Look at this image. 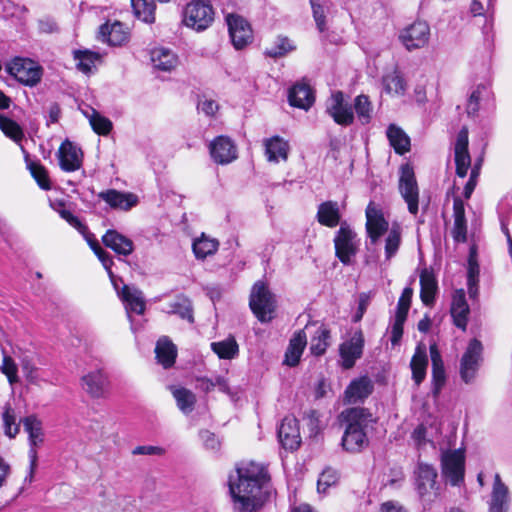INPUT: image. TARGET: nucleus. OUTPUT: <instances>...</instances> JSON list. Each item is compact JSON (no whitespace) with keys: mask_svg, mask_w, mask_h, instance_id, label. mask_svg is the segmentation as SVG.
<instances>
[{"mask_svg":"<svg viewBox=\"0 0 512 512\" xmlns=\"http://www.w3.org/2000/svg\"><path fill=\"white\" fill-rule=\"evenodd\" d=\"M58 159L63 171L74 172L82 166L83 153L71 141L65 140L59 147Z\"/></svg>","mask_w":512,"mask_h":512,"instance_id":"nucleus-20","label":"nucleus"},{"mask_svg":"<svg viewBox=\"0 0 512 512\" xmlns=\"http://www.w3.org/2000/svg\"><path fill=\"white\" fill-rule=\"evenodd\" d=\"M218 241L202 236L193 242V252L198 259H205L207 256L214 254L218 249Z\"/></svg>","mask_w":512,"mask_h":512,"instance_id":"nucleus-47","label":"nucleus"},{"mask_svg":"<svg viewBox=\"0 0 512 512\" xmlns=\"http://www.w3.org/2000/svg\"><path fill=\"white\" fill-rule=\"evenodd\" d=\"M314 100L312 89L307 83L298 82L289 90L288 101L293 107L307 110L312 106Z\"/></svg>","mask_w":512,"mask_h":512,"instance_id":"nucleus-28","label":"nucleus"},{"mask_svg":"<svg viewBox=\"0 0 512 512\" xmlns=\"http://www.w3.org/2000/svg\"><path fill=\"white\" fill-rule=\"evenodd\" d=\"M99 39L111 46H121L128 39V33L124 29V25L115 21L112 24L105 23L99 28Z\"/></svg>","mask_w":512,"mask_h":512,"instance_id":"nucleus-30","label":"nucleus"},{"mask_svg":"<svg viewBox=\"0 0 512 512\" xmlns=\"http://www.w3.org/2000/svg\"><path fill=\"white\" fill-rule=\"evenodd\" d=\"M436 469L427 463L419 462L414 472L415 489L424 507L430 506L440 495Z\"/></svg>","mask_w":512,"mask_h":512,"instance_id":"nucleus-3","label":"nucleus"},{"mask_svg":"<svg viewBox=\"0 0 512 512\" xmlns=\"http://www.w3.org/2000/svg\"><path fill=\"white\" fill-rule=\"evenodd\" d=\"M430 357L432 362V395L436 399L439 397L442 388L446 384V371L442 356L438 350L436 344H433L429 348Z\"/></svg>","mask_w":512,"mask_h":512,"instance_id":"nucleus-23","label":"nucleus"},{"mask_svg":"<svg viewBox=\"0 0 512 512\" xmlns=\"http://www.w3.org/2000/svg\"><path fill=\"white\" fill-rule=\"evenodd\" d=\"M249 306L260 322L266 323L272 320L276 308V301L274 295L264 282L257 281L253 285L250 293Z\"/></svg>","mask_w":512,"mask_h":512,"instance_id":"nucleus-4","label":"nucleus"},{"mask_svg":"<svg viewBox=\"0 0 512 512\" xmlns=\"http://www.w3.org/2000/svg\"><path fill=\"white\" fill-rule=\"evenodd\" d=\"M383 86L387 93L403 95L406 91L405 80L397 69L383 77Z\"/></svg>","mask_w":512,"mask_h":512,"instance_id":"nucleus-45","label":"nucleus"},{"mask_svg":"<svg viewBox=\"0 0 512 512\" xmlns=\"http://www.w3.org/2000/svg\"><path fill=\"white\" fill-rule=\"evenodd\" d=\"M354 109L361 124L365 125L370 123L373 108L368 96L363 94L358 95L354 100Z\"/></svg>","mask_w":512,"mask_h":512,"instance_id":"nucleus-49","label":"nucleus"},{"mask_svg":"<svg viewBox=\"0 0 512 512\" xmlns=\"http://www.w3.org/2000/svg\"><path fill=\"white\" fill-rule=\"evenodd\" d=\"M413 290L410 287H406L397 303V311L396 316L406 317L408 315V311L411 305Z\"/></svg>","mask_w":512,"mask_h":512,"instance_id":"nucleus-57","label":"nucleus"},{"mask_svg":"<svg viewBox=\"0 0 512 512\" xmlns=\"http://www.w3.org/2000/svg\"><path fill=\"white\" fill-rule=\"evenodd\" d=\"M232 512H260L272 494L271 477L265 465L241 462L229 475Z\"/></svg>","mask_w":512,"mask_h":512,"instance_id":"nucleus-1","label":"nucleus"},{"mask_svg":"<svg viewBox=\"0 0 512 512\" xmlns=\"http://www.w3.org/2000/svg\"><path fill=\"white\" fill-rule=\"evenodd\" d=\"M310 5L312 8V15L314 18V21L316 23V27L319 32H324L327 30V23H326V14H327V7H325L320 0H310Z\"/></svg>","mask_w":512,"mask_h":512,"instance_id":"nucleus-54","label":"nucleus"},{"mask_svg":"<svg viewBox=\"0 0 512 512\" xmlns=\"http://www.w3.org/2000/svg\"><path fill=\"white\" fill-rule=\"evenodd\" d=\"M454 225L452 228V237L455 242L464 243L467 241V221L465 217L464 203L460 197H455L453 201Z\"/></svg>","mask_w":512,"mask_h":512,"instance_id":"nucleus-29","label":"nucleus"},{"mask_svg":"<svg viewBox=\"0 0 512 512\" xmlns=\"http://www.w3.org/2000/svg\"><path fill=\"white\" fill-rule=\"evenodd\" d=\"M401 244V228L399 225H393L388 231L385 239V257L390 260L394 257Z\"/></svg>","mask_w":512,"mask_h":512,"instance_id":"nucleus-50","label":"nucleus"},{"mask_svg":"<svg viewBox=\"0 0 512 512\" xmlns=\"http://www.w3.org/2000/svg\"><path fill=\"white\" fill-rule=\"evenodd\" d=\"M103 244L121 256H129L134 250L133 241L114 229H109L102 236Z\"/></svg>","mask_w":512,"mask_h":512,"instance_id":"nucleus-27","label":"nucleus"},{"mask_svg":"<svg viewBox=\"0 0 512 512\" xmlns=\"http://www.w3.org/2000/svg\"><path fill=\"white\" fill-rule=\"evenodd\" d=\"M211 349L221 359H233L239 352L238 344L233 337L211 343Z\"/></svg>","mask_w":512,"mask_h":512,"instance_id":"nucleus-44","label":"nucleus"},{"mask_svg":"<svg viewBox=\"0 0 512 512\" xmlns=\"http://www.w3.org/2000/svg\"><path fill=\"white\" fill-rule=\"evenodd\" d=\"M330 339V330L321 325L317 328L315 335L311 339L310 350L315 356L323 355L328 346Z\"/></svg>","mask_w":512,"mask_h":512,"instance_id":"nucleus-43","label":"nucleus"},{"mask_svg":"<svg viewBox=\"0 0 512 512\" xmlns=\"http://www.w3.org/2000/svg\"><path fill=\"white\" fill-rule=\"evenodd\" d=\"M266 156L270 162L278 163L280 159L287 160L289 145L278 136H274L265 142Z\"/></svg>","mask_w":512,"mask_h":512,"instance_id":"nucleus-39","label":"nucleus"},{"mask_svg":"<svg viewBox=\"0 0 512 512\" xmlns=\"http://www.w3.org/2000/svg\"><path fill=\"white\" fill-rule=\"evenodd\" d=\"M172 394L176 400L178 408L184 413L189 414L193 411L195 403H196V396L195 394L190 391L187 388L180 387H172L171 388Z\"/></svg>","mask_w":512,"mask_h":512,"instance_id":"nucleus-42","label":"nucleus"},{"mask_svg":"<svg viewBox=\"0 0 512 512\" xmlns=\"http://www.w3.org/2000/svg\"><path fill=\"white\" fill-rule=\"evenodd\" d=\"M2 418L5 434L10 438H14L20 430L19 424L16 423V415L14 410L11 407H6Z\"/></svg>","mask_w":512,"mask_h":512,"instance_id":"nucleus-55","label":"nucleus"},{"mask_svg":"<svg viewBox=\"0 0 512 512\" xmlns=\"http://www.w3.org/2000/svg\"><path fill=\"white\" fill-rule=\"evenodd\" d=\"M229 35L235 49L241 50L253 40V31L249 22L240 15L229 14L226 17Z\"/></svg>","mask_w":512,"mask_h":512,"instance_id":"nucleus-12","label":"nucleus"},{"mask_svg":"<svg viewBox=\"0 0 512 512\" xmlns=\"http://www.w3.org/2000/svg\"><path fill=\"white\" fill-rule=\"evenodd\" d=\"M131 5L136 18L147 24L155 22L154 0H131Z\"/></svg>","mask_w":512,"mask_h":512,"instance_id":"nucleus-41","label":"nucleus"},{"mask_svg":"<svg viewBox=\"0 0 512 512\" xmlns=\"http://www.w3.org/2000/svg\"><path fill=\"white\" fill-rule=\"evenodd\" d=\"M118 296L124 302L129 318H131V313H136L138 315H142L144 313L145 300L143 293L139 289L124 285L120 291L118 290Z\"/></svg>","mask_w":512,"mask_h":512,"instance_id":"nucleus-25","label":"nucleus"},{"mask_svg":"<svg viewBox=\"0 0 512 512\" xmlns=\"http://www.w3.org/2000/svg\"><path fill=\"white\" fill-rule=\"evenodd\" d=\"M366 220L367 234L371 243L375 244L379 238L388 231L389 224L374 202H370L366 208Z\"/></svg>","mask_w":512,"mask_h":512,"instance_id":"nucleus-16","label":"nucleus"},{"mask_svg":"<svg viewBox=\"0 0 512 512\" xmlns=\"http://www.w3.org/2000/svg\"><path fill=\"white\" fill-rule=\"evenodd\" d=\"M427 366L428 357L426 348L422 345H418L410 362L412 379L416 386H419L424 381L426 377Z\"/></svg>","mask_w":512,"mask_h":512,"instance_id":"nucleus-33","label":"nucleus"},{"mask_svg":"<svg viewBox=\"0 0 512 512\" xmlns=\"http://www.w3.org/2000/svg\"><path fill=\"white\" fill-rule=\"evenodd\" d=\"M510 495L508 487L502 482L499 474H495L489 502V512H508Z\"/></svg>","mask_w":512,"mask_h":512,"instance_id":"nucleus-24","label":"nucleus"},{"mask_svg":"<svg viewBox=\"0 0 512 512\" xmlns=\"http://www.w3.org/2000/svg\"><path fill=\"white\" fill-rule=\"evenodd\" d=\"M430 27L425 21H416L403 28L398 36L399 41L408 50H416L427 45Z\"/></svg>","mask_w":512,"mask_h":512,"instance_id":"nucleus-10","label":"nucleus"},{"mask_svg":"<svg viewBox=\"0 0 512 512\" xmlns=\"http://www.w3.org/2000/svg\"><path fill=\"white\" fill-rule=\"evenodd\" d=\"M0 129L7 137L11 138L15 142H20L24 137V133L20 125L4 115H0Z\"/></svg>","mask_w":512,"mask_h":512,"instance_id":"nucleus-52","label":"nucleus"},{"mask_svg":"<svg viewBox=\"0 0 512 512\" xmlns=\"http://www.w3.org/2000/svg\"><path fill=\"white\" fill-rule=\"evenodd\" d=\"M326 111L339 125L348 126L354 121L352 106L345 102L341 91L332 93L327 101Z\"/></svg>","mask_w":512,"mask_h":512,"instance_id":"nucleus-13","label":"nucleus"},{"mask_svg":"<svg viewBox=\"0 0 512 512\" xmlns=\"http://www.w3.org/2000/svg\"><path fill=\"white\" fill-rule=\"evenodd\" d=\"M151 61L158 70L169 72L178 65L177 55L168 48H155L151 52Z\"/></svg>","mask_w":512,"mask_h":512,"instance_id":"nucleus-35","label":"nucleus"},{"mask_svg":"<svg viewBox=\"0 0 512 512\" xmlns=\"http://www.w3.org/2000/svg\"><path fill=\"white\" fill-rule=\"evenodd\" d=\"M85 116L89 119L93 131L99 135H107L112 130V122L100 115L95 109L91 108V113L84 112Z\"/></svg>","mask_w":512,"mask_h":512,"instance_id":"nucleus-48","label":"nucleus"},{"mask_svg":"<svg viewBox=\"0 0 512 512\" xmlns=\"http://www.w3.org/2000/svg\"><path fill=\"white\" fill-rule=\"evenodd\" d=\"M168 314L178 315L181 319L194 323L192 302L186 296L180 294L167 304L165 310Z\"/></svg>","mask_w":512,"mask_h":512,"instance_id":"nucleus-37","label":"nucleus"},{"mask_svg":"<svg viewBox=\"0 0 512 512\" xmlns=\"http://www.w3.org/2000/svg\"><path fill=\"white\" fill-rule=\"evenodd\" d=\"M1 370L7 376L10 384H14L19 381L18 367L11 357L4 356Z\"/></svg>","mask_w":512,"mask_h":512,"instance_id":"nucleus-58","label":"nucleus"},{"mask_svg":"<svg viewBox=\"0 0 512 512\" xmlns=\"http://www.w3.org/2000/svg\"><path fill=\"white\" fill-rule=\"evenodd\" d=\"M479 264L474 248H471L468 259L467 282L479 281Z\"/></svg>","mask_w":512,"mask_h":512,"instance_id":"nucleus-60","label":"nucleus"},{"mask_svg":"<svg viewBox=\"0 0 512 512\" xmlns=\"http://www.w3.org/2000/svg\"><path fill=\"white\" fill-rule=\"evenodd\" d=\"M386 134L390 145L397 154L403 155L410 150V138L400 127L390 124Z\"/></svg>","mask_w":512,"mask_h":512,"instance_id":"nucleus-38","label":"nucleus"},{"mask_svg":"<svg viewBox=\"0 0 512 512\" xmlns=\"http://www.w3.org/2000/svg\"><path fill=\"white\" fill-rule=\"evenodd\" d=\"M165 450L159 446H137L132 450L133 455H163Z\"/></svg>","mask_w":512,"mask_h":512,"instance_id":"nucleus-64","label":"nucleus"},{"mask_svg":"<svg viewBox=\"0 0 512 512\" xmlns=\"http://www.w3.org/2000/svg\"><path fill=\"white\" fill-rule=\"evenodd\" d=\"M21 422L25 432L28 433L30 444L29 456L31 459L30 473L32 474L37 460L36 447L42 444L44 441L42 422L37 418L36 415H29L23 418Z\"/></svg>","mask_w":512,"mask_h":512,"instance_id":"nucleus-14","label":"nucleus"},{"mask_svg":"<svg viewBox=\"0 0 512 512\" xmlns=\"http://www.w3.org/2000/svg\"><path fill=\"white\" fill-rule=\"evenodd\" d=\"M210 155L217 164H229L237 158V148L227 136L216 137L209 146Z\"/></svg>","mask_w":512,"mask_h":512,"instance_id":"nucleus-15","label":"nucleus"},{"mask_svg":"<svg viewBox=\"0 0 512 512\" xmlns=\"http://www.w3.org/2000/svg\"><path fill=\"white\" fill-rule=\"evenodd\" d=\"M364 347V336L362 331H356L352 337L340 345V356L342 366L350 369L355 365L357 359L361 358Z\"/></svg>","mask_w":512,"mask_h":512,"instance_id":"nucleus-17","label":"nucleus"},{"mask_svg":"<svg viewBox=\"0 0 512 512\" xmlns=\"http://www.w3.org/2000/svg\"><path fill=\"white\" fill-rule=\"evenodd\" d=\"M318 222L330 228L336 227L341 219L339 205L335 201H326L318 206L317 211Z\"/></svg>","mask_w":512,"mask_h":512,"instance_id":"nucleus-34","label":"nucleus"},{"mask_svg":"<svg viewBox=\"0 0 512 512\" xmlns=\"http://www.w3.org/2000/svg\"><path fill=\"white\" fill-rule=\"evenodd\" d=\"M106 384V376L100 370L90 372L82 377L83 389L93 398L105 395Z\"/></svg>","mask_w":512,"mask_h":512,"instance_id":"nucleus-32","label":"nucleus"},{"mask_svg":"<svg viewBox=\"0 0 512 512\" xmlns=\"http://www.w3.org/2000/svg\"><path fill=\"white\" fill-rule=\"evenodd\" d=\"M27 167L41 189L46 191L51 189L48 171L43 165L32 161L27 163Z\"/></svg>","mask_w":512,"mask_h":512,"instance_id":"nucleus-51","label":"nucleus"},{"mask_svg":"<svg viewBox=\"0 0 512 512\" xmlns=\"http://www.w3.org/2000/svg\"><path fill=\"white\" fill-rule=\"evenodd\" d=\"M98 197L106 202L112 209L122 211H129L139 202L138 196L134 193L118 191L116 189L101 191Z\"/></svg>","mask_w":512,"mask_h":512,"instance_id":"nucleus-22","label":"nucleus"},{"mask_svg":"<svg viewBox=\"0 0 512 512\" xmlns=\"http://www.w3.org/2000/svg\"><path fill=\"white\" fill-rule=\"evenodd\" d=\"M155 354L158 363L168 369L175 363L177 348L167 337H163L156 343Z\"/></svg>","mask_w":512,"mask_h":512,"instance_id":"nucleus-36","label":"nucleus"},{"mask_svg":"<svg viewBox=\"0 0 512 512\" xmlns=\"http://www.w3.org/2000/svg\"><path fill=\"white\" fill-rule=\"evenodd\" d=\"M214 20V11L209 3L197 0L189 3L183 12V22L197 31L207 29Z\"/></svg>","mask_w":512,"mask_h":512,"instance_id":"nucleus-6","label":"nucleus"},{"mask_svg":"<svg viewBox=\"0 0 512 512\" xmlns=\"http://www.w3.org/2000/svg\"><path fill=\"white\" fill-rule=\"evenodd\" d=\"M338 481V474L334 469L327 468L319 476L317 482V489L320 493H325L326 490L335 485Z\"/></svg>","mask_w":512,"mask_h":512,"instance_id":"nucleus-56","label":"nucleus"},{"mask_svg":"<svg viewBox=\"0 0 512 512\" xmlns=\"http://www.w3.org/2000/svg\"><path fill=\"white\" fill-rule=\"evenodd\" d=\"M405 320H406V317L395 315V320L392 325L391 338H390L391 343L393 345L398 344L403 335V325H404Z\"/></svg>","mask_w":512,"mask_h":512,"instance_id":"nucleus-61","label":"nucleus"},{"mask_svg":"<svg viewBox=\"0 0 512 512\" xmlns=\"http://www.w3.org/2000/svg\"><path fill=\"white\" fill-rule=\"evenodd\" d=\"M307 344V336L304 330H299L294 333L293 337L290 339L288 348L285 353V363L288 366H296L300 358L302 356V353L304 351V348Z\"/></svg>","mask_w":512,"mask_h":512,"instance_id":"nucleus-31","label":"nucleus"},{"mask_svg":"<svg viewBox=\"0 0 512 512\" xmlns=\"http://www.w3.org/2000/svg\"><path fill=\"white\" fill-rule=\"evenodd\" d=\"M74 58L78 61L77 68L80 71L87 73L91 71L95 61L99 59V54L89 50H77L74 52Z\"/></svg>","mask_w":512,"mask_h":512,"instance_id":"nucleus-53","label":"nucleus"},{"mask_svg":"<svg viewBox=\"0 0 512 512\" xmlns=\"http://www.w3.org/2000/svg\"><path fill=\"white\" fill-rule=\"evenodd\" d=\"M399 191L408 206V211L416 215L419 207V189L413 167L404 164L400 167Z\"/></svg>","mask_w":512,"mask_h":512,"instance_id":"nucleus-7","label":"nucleus"},{"mask_svg":"<svg viewBox=\"0 0 512 512\" xmlns=\"http://www.w3.org/2000/svg\"><path fill=\"white\" fill-rule=\"evenodd\" d=\"M296 49L295 45L290 41L288 37L278 36L274 44L267 48L264 54L270 58H281L286 56L289 52Z\"/></svg>","mask_w":512,"mask_h":512,"instance_id":"nucleus-46","label":"nucleus"},{"mask_svg":"<svg viewBox=\"0 0 512 512\" xmlns=\"http://www.w3.org/2000/svg\"><path fill=\"white\" fill-rule=\"evenodd\" d=\"M485 89L484 86H477L471 93L468 103H467V114L469 116H474L479 110V101L481 97L482 90Z\"/></svg>","mask_w":512,"mask_h":512,"instance_id":"nucleus-59","label":"nucleus"},{"mask_svg":"<svg viewBox=\"0 0 512 512\" xmlns=\"http://www.w3.org/2000/svg\"><path fill=\"white\" fill-rule=\"evenodd\" d=\"M335 252L338 259L345 265L351 263V258L358 251V240L356 233L345 223L341 224L335 239Z\"/></svg>","mask_w":512,"mask_h":512,"instance_id":"nucleus-8","label":"nucleus"},{"mask_svg":"<svg viewBox=\"0 0 512 512\" xmlns=\"http://www.w3.org/2000/svg\"><path fill=\"white\" fill-rule=\"evenodd\" d=\"M342 423L346 425L341 445L350 453L361 452L369 444L365 429L372 421V414L363 407H352L345 409L339 416Z\"/></svg>","mask_w":512,"mask_h":512,"instance_id":"nucleus-2","label":"nucleus"},{"mask_svg":"<svg viewBox=\"0 0 512 512\" xmlns=\"http://www.w3.org/2000/svg\"><path fill=\"white\" fill-rule=\"evenodd\" d=\"M455 164L456 174L464 178L467 175V171L471 165V158L468 152V129L462 127L457 134L455 146Z\"/></svg>","mask_w":512,"mask_h":512,"instance_id":"nucleus-19","label":"nucleus"},{"mask_svg":"<svg viewBox=\"0 0 512 512\" xmlns=\"http://www.w3.org/2000/svg\"><path fill=\"white\" fill-rule=\"evenodd\" d=\"M450 312L454 325L465 331L468 323L470 308L466 301L463 289L456 290L453 294Z\"/></svg>","mask_w":512,"mask_h":512,"instance_id":"nucleus-26","label":"nucleus"},{"mask_svg":"<svg viewBox=\"0 0 512 512\" xmlns=\"http://www.w3.org/2000/svg\"><path fill=\"white\" fill-rule=\"evenodd\" d=\"M96 256L98 257L99 261L102 263L105 270L108 272L109 277L111 278L114 286L116 287V283L114 282V274L111 270V267L113 265L112 256L108 252H106L104 249L101 250L100 252H98L96 254Z\"/></svg>","mask_w":512,"mask_h":512,"instance_id":"nucleus-63","label":"nucleus"},{"mask_svg":"<svg viewBox=\"0 0 512 512\" xmlns=\"http://www.w3.org/2000/svg\"><path fill=\"white\" fill-rule=\"evenodd\" d=\"M277 435L283 448L296 450L301 443L297 419L293 416H286L278 428Z\"/></svg>","mask_w":512,"mask_h":512,"instance_id":"nucleus-21","label":"nucleus"},{"mask_svg":"<svg viewBox=\"0 0 512 512\" xmlns=\"http://www.w3.org/2000/svg\"><path fill=\"white\" fill-rule=\"evenodd\" d=\"M374 390V384L368 376L353 379L344 392V402L357 404L364 402Z\"/></svg>","mask_w":512,"mask_h":512,"instance_id":"nucleus-18","label":"nucleus"},{"mask_svg":"<svg viewBox=\"0 0 512 512\" xmlns=\"http://www.w3.org/2000/svg\"><path fill=\"white\" fill-rule=\"evenodd\" d=\"M442 472L451 485L457 486L464 480L465 456L461 450L442 453Z\"/></svg>","mask_w":512,"mask_h":512,"instance_id":"nucleus-11","label":"nucleus"},{"mask_svg":"<svg viewBox=\"0 0 512 512\" xmlns=\"http://www.w3.org/2000/svg\"><path fill=\"white\" fill-rule=\"evenodd\" d=\"M420 297L425 305H431L435 300L437 282L434 275L427 269L420 274Z\"/></svg>","mask_w":512,"mask_h":512,"instance_id":"nucleus-40","label":"nucleus"},{"mask_svg":"<svg viewBox=\"0 0 512 512\" xmlns=\"http://www.w3.org/2000/svg\"><path fill=\"white\" fill-rule=\"evenodd\" d=\"M8 73L25 86L34 87L42 79L43 68L29 58H14L7 65Z\"/></svg>","mask_w":512,"mask_h":512,"instance_id":"nucleus-5","label":"nucleus"},{"mask_svg":"<svg viewBox=\"0 0 512 512\" xmlns=\"http://www.w3.org/2000/svg\"><path fill=\"white\" fill-rule=\"evenodd\" d=\"M483 345L478 339H472L464 352L460 363V376L465 383L474 380L482 361Z\"/></svg>","mask_w":512,"mask_h":512,"instance_id":"nucleus-9","label":"nucleus"},{"mask_svg":"<svg viewBox=\"0 0 512 512\" xmlns=\"http://www.w3.org/2000/svg\"><path fill=\"white\" fill-rule=\"evenodd\" d=\"M199 436L207 449L217 450L219 448L220 442L214 433L209 430H202Z\"/></svg>","mask_w":512,"mask_h":512,"instance_id":"nucleus-62","label":"nucleus"}]
</instances>
